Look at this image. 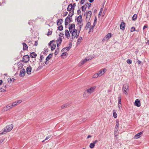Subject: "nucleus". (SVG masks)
Returning a JSON list of instances; mask_svg holds the SVG:
<instances>
[{"mask_svg": "<svg viewBox=\"0 0 149 149\" xmlns=\"http://www.w3.org/2000/svg\"><path fill=\"white\" fill-rule=\"evenodd\" d=\"M72 18H70V17L68 16L67 17L65 20V26L67 25L69 23L72 21Z\"/></svg>", "mask_w": 149, "mask_h": 149, "instance_id": "obj_4", "label": "nucleus"}, {"mask_svg": "<svg viewBox=\"0 0 149 149\" xmlns=\"http://www.w3.org/2000/svg\"><path fill=\"white\" fill-rule=\"evenodd\" d=\"M6 91V90L5 89L3 88H0V92H4Z\"/></svg>", "mask_w": 149, "mask_h": 149, "instance_id": "obj_45", "label": "nucleus"}, {"mask_svg": "<svg viewBox=\"0 0 149 149\" xmlns=\"http://www.w3.org/2000/svg\"><path fill=\"white\" fill-rule=\"evenodd\" d=\"M113 116L114 118H116L117 117V114L116 113V112L115 110H113Z\"/></svg>", "mask_w": 149, "mask_h": 149, "instance_id": "obj_31", "label": "nucleus"}, {"mask_svg": "<svg viewBox=\"0 0 149 149\" xmlns=\"http://www.w3.org/2000/svg\"><path fill=\"white\" fill-rule=\"evenodd\" d=\"M91 25V23L90 22H88L86 24V26L85 27V28H89L90 26Z\"/></svg>", "mask_w": 149, "mask_h": 149, "instance_id": "obj_32", "label": "nucleus"}, {"mask_svg": "<svg viewBox=\"0 0 149 149\" xmlns=\"http://www.w3.org/2000/svg\"><path fill=\"white\" fill-rule=\"evenodd\" d=\"M52 31H48V33L47 34V36H49V35H51V34H52Z\"/></svg>", "mask_w": 149, "mask_h": 149, "instance_id": "obj_56", "label": "nucleus"}, {"mask_svg": "<svg viewBox=\"0 0 149 149\" xmlns=\"http://www.w3.org/2000/svg\"><path fill=\"white\" fill-rule=\"evenodd\" d=\"M23 46V50H26L28 48V46L25 43L23 42L22 43Z\"/></svg>", "mask_w": 149, "mask_h": 149, "instance_id": "obj_22", "label": "nucleus"}, {"mask_svg": "<svg viewBox=\"0 0 149 149\" xmlns=\"http://www.w3.org/2000/svg\"><path fill=\"white\" fill-rule=\"evenodd\" d=\"M57 20H59V24H61L63 22V20L62 19H58Z\"/></svg>", "mask_w": 149, "mask_h": 149, "instance_id": "obj_50", "label": "nucleus"}, {"mask_svg": "<svg viewBox=\"0 0 149 149\" xmlns=\"http://www.w3.org/2000/svg\"><path fill=\"white\" fill-rule=\"evenodd\" d=\"M72 9H73L72 8V4H70L68 6L67 10L68 11H70Z\"/></svg>", "mask_w": 149, "mask_h": 149, "instance_id": "obj_24", "label": "nucleus"}, {"mask_svg": "<svg viewBox=\"0 0 149 149\" xmlns=\"http://www.w3.org/2000/svg\"><path fill=\"white\" fill-rule=\"evenodd\" d=\"M30 56L32 58H35L37 56V54L35 52H33L30 54Z\"/></svg>", "mask_w": 149, "mask_h": 149, "instance_id": "obj_21", "label": "nucleus"}, {"mask_svg": "<svg viewBox=\"0 0 149 149\" xmlns=\"http://www.w3.org/2000/svg\"><path fill=\"white\" fill-rule=\"evenodd\" d=\"M98 77H100L98 73L95 74L93 76V78H96Z\"/></svg>", "mask_w": 149, "mask_h": 149, "instance_id": "obj_36", "label": "nucleus"}, {"mask_svg": "<svg viewBox=\"0 0 149 149\" xmlns=\"http://www.w3.org/2000/svg\"><path fill=\"white\" fill-rule=\"evenodd\" d=\"M13 108L12 104H8L5 107H4L3 109V110L4 111H7L8 110H9L10 109H12Z\"/></svg>", "mask_w": 149, "mask_h": 149, "instance_id": "obj_7", "label": "nucleus"}, {"mask_svg": "<svg viewBox=\"0 0 149 149\" xmlns=\"http://www.w3.org/2000/svg\"><path fill=\"white\" fill-rule=\"evenodd\" d=\"M90 95V94H89L87 93V91L86 90L84 92L83 94L84 97V98H87Z\"/></svg>", "mask_w": 149, "mask_h": 149, "instance_id": "obj_18", "label": "nucleus"}, {"mask_svg": "<svg viewBox=\"0 0 149 149\" xmlns=\"http://www.w3.org/2000/svg\"><path fill=\"white\" fill-rule=\"evenodd\" d=\"M86 7V6L85 7H84V6H82L81 7L82 11L84 12H85Z\"/></svg>", "mask_w": 149, "mask_h": 149, "instance_id": "obj_35", "label": "nucleus"}, {"mask_svg": "<svg viewBox=\"0 0 149 149\" xmlns=\"http://www.w3.org/2000/svg\"><path fill=\"white\" fill-rule=\"evenodd\" d=\"M69 45H70L69 46H68V47H65V48H63V49L61 50V52H64L65 49H66V50L67 51H68L70 50V49H71V47L72 44L70 43Z\"/></svg>", "mask_w": 149, "mask_h": 149, "instance_id": "obj_12", "label": "nucleus"}, {"mask_svg": "<svg viewBox=\"0 0 149 149\" xmlns=\"http://www.w3.org/2000/svg\"><path fill=\"white\" fill-rule=\"evenodd\" d=\"M51 137V136H49L46 138L45 139V140H46L47 139H48L50 137Z\"/></svg>", "mask_w": 149, "mask_h": 149, "instance_id": "obj_64", "label": "nucleus"}, {"mask_svg": "<svg viewBox=\"0 0 149 149\" xmlns=\"http://www.w3.org/2000/svg\"><path fill=\"white\" fill-rule=\"evenodd\" d=\"M29 60V56L28 55L24 56L23 58L22 61L24 63H27Z\"/></svg>", "mask_w": 149, "mask_h": 149, "instance_id": "obj_5", "label": "nucleus"}, {"mask_svg": "<svg viewBox=\"0 0 149 149\" xmlns=\"http://www.w3.org/2000/svg\"><path fill=\"white\" fill-rule=\"evenodd\" d=\"M18 68H20H20L21 69H22V68H23V66L24 65L23 64H22V63H18Z\"/></svg>", "mask_w": 149, "mask_h": 149, "instance_id": "obj_26", "label": "nucleus"}, {"mask_svg": "<svg viewBox=\"0 0 149 149\" xmlns=\"http://www.w3.org/2000/svg\"><path fill=\"white\" fill-rule=\"evenodd\" d=\"M22 102V100H18L17 101H15L17 105L18 104Z\"/></svg>", "mask_w": 149, "mask_h": 149, "instance_id": "obj_42", "label": "nucleus"}, {"mask_svg": "<svg viewBox=\"0 0 149 149\" xmlns=\"http://www.w3.org/2000/svg\"><path fill=\"white\" fill-rule=\"evenodd\" d=\"M83 24H82L81 25H80L79 26V33L81 31V28L82 26H83Z\"/></svg>", "mask_w": 149, "mask_h": 149, "instance_id": "obj_52", "label": "nucleus"}, {"mask_svg": "<svg viewBox=\"0 0 149 149\" xmlns=\"http://www.w3.org/2000/svg\"><path fill=\"white\" fill-rule=\"evenodd\" d=\"M119 127V121L118 120H116V125L115 127V135H116V132H118V129Z\"/></svg>", "mask_w": 149, "mask_h": 149, "instance_id": "obj_8", "label": "nucleus"}, {"mask_svg": "<svg viewBox=\"0 0 149 149\" xmlns=\"http://www.w3.org/2000/svg\"><path fill=\"white\" fill-rule=\"evenodd\" d=\"M59 52V50L58 48V50H56L55 51V52L54 53L55 55H56Z\"/></svg>", "mask_w": 149, "mask_h": 149, "instance_id": "obj_47", "label": "nucleus"}, {"mask_svg": "<svg viewBox=\"0 0 149 149\" xmlns=\"http://www.w3.org/2000/svg\"><path fill=\"white\" fill-rule=\"evenodd\" d=\"M53 42V41H51L49 42V43L48 44V45H49V46H52V45H51V44H52V43Z\"/></svg>", "mask_w": 149, "mask_h": 149, "instance_id": "obj_57", "label": "nucleus"}, {"mask_svg": "<svg viewBox=\"0 0 149 149\" xmlns=\"http://www.w3.org/2000/svg\"><path fill=\"white\" fill-rule=\"evenodd\" d=\"M68 106V103L62 105L61 106L62 109H64L65 108L67 107Z\"/></svg>", "mask_w": 149, "mask_h": 149, "instance_id": "obj_29", "label": "nucleus"}, {"mask_svg": "<svg viewBox=\"0 0 149 149\" xmlns=\"http://www.w3.org/2000/svg\"><path fill=\"white\" fill-rule=\"evenodd\" d=\"M70 27L69 28V30H71V29H75V24H69Z\"/></svg>", "mask_w": 149, "mask_h": 149, "instance_id": "obj_23", "label": "nucleus"}, {"mask_svg": "<svg viewBox=\"0 0 149 149\" xmlns=\"http://www.w3.org/2000/svg\"><path fill=\"white\" fill-rule=\"evenodd\" d=\"M135 105L137 107H139L141 106L140 101L139 99L136 100L134 102Z\"/></svg>", "mask_w": 149, "mask_h": 149, "instance_id": "obj_13", "label": "nucleus"}, {"mask_svg": "<svg viewBox=\"0 0 149 149\" xmlns=\"http://www.w3.org/2000/svg\"><path fill=\"white\" fill-rule=\"evenodd\" d=\"M62 40V38L60 37H59L58 39L56 40L57 44V47H58V46L60 45Z\"/></svg>", "mask_w": 149, "mask_h": 149, "instance_id": "obj_15", "label": "nucleus"}, {"mask_svg": "<svg viewBox=\"0 0 149 149\" xmlns=\"http://www.w3.org/2000/svg\"><path fill=\"white\" fill-rule=\"evenodd\" d=\"M87 4H88V6L87 7L88 8H89L91 7V4L90 3L87 2L86 3V5L87 6Z\"/></svg>", "mask_w": 149, "mask_h": 149, "instance_id": "obj_46", "label": "nucleus"}, {"mask_svg": "<svg viewBox=\"0 0 149 149\" xmlns=\"http://www.w3.org/2000/svg\"><path fill=\"white\" fill-rule=\"evenodd\" d=\"M95 146V144L93 142L91 143L90 144L89 147L91 148H93Z\"/></svg>", "mask_w": 149, "mask_h": 149, "instance_id": "obj_30", "label": "nucleus"}, {"mask_svg": "<svg viewBox=\"0 0 149 149\" xmlns=\"http://www.w3.org/2000/svg\"><path fill=\"white\" fill-rule=\"evenodd\" d=\"M135 28L134 27H132L131 29V32H132L135 31Z\"/></svg>", "mask_w": 149, "mask_h": 149, "instance_id": "obj_43", "label": "nucleus"}, {"mask_svg": "<svg viewBox=\"0 0 149 149\" xmlns=\"http://www.w3.org/2000/svg\"><path fill=\"white\" fill-rule=\"evenodd\" d=\"M38 43L37 41H35V43H34L35 46H37L38 45Z\"/></svg>", "mask_w": 149, "mask_h": 149, "instance_id": "obj_63", "label": "nucleus"}, {"mask_svg": "<svg viewBox=\"0 0 149 149\" xmlns=\"http://www.w3.org/2000/svg\"><path fill=\"white\" fill-rule=\"evenodd\" d=\"M4 140V139H0V144L2 143Z\"/></svg>", "mask_w": 149, "mask_h": 149, "instance_id": "obj_62", "label": "nucleus"}, {"mask_svg": "<svg viewBox=\"0 0 149 149\" xmlns=\"http://www.w3.org/2000/svg\"><path fill=\"white\" fill-rule=\"evenodd\" d=\"M75 3H74L73 4V5L72 4V8L73 9V10H74V8L75 7Z\"/></svg>", "mask_w": 149, "mask_h": 149, "instance_id": "obj_55", "label": "nucleus"}, {"mask_svg": "<svg viewBox=\"0 0 149 149\" xmlns=\"http://www.w3.org/2000/svg\"><path fill=\"white\" fill-rule=\"evenodd\" d=\"M48 51V49H47L45 48L44 49V51L43 52V54H45Z\"/></svg>", "mask_w": 149, "mask_h": 149, "instance_id": "obj_48", "label": "nucleus"}, {"mask_svg": "<svg viewBox=\"0 0 149 149\" xmlns=\"http://www.w3.org/2000/svg\"><path fill=\"white\" fill-rule=\"evenodd\" d=\"M68 12H65L64 13V14L63 15V16L64 17L65 16H66L68 14Z\"/></svg>", "mask_w": 149, "mask_h": 149, "instance_id": "obj_58", "label": "nucleus"}, {"mask_svg": "<svg viewBox=\"0 0 149 149\" xmlns=\"http://www.w3.org/2000/svg\"><path fill=\"white\" fill-rule=\"evenodd\" d=\"M125 22H122L120 24V29L122 30H124L125 27Z\"/></svg>", "mask_w": 149, "mask_h": 149, "instance_id": "obj_17", "label": "nucleus"}, {"mask_svg": "<svg viewBox=\"0 0 149 149\" xmlns=\"http://www.w3.org/2000/svg\"><path fill=\"white\" fill-rule=\"evenodd\" d=\"M111 34L110 33H108L105 37L103 38V40H107L111 37Z\"/></svg>", "mask_w": 149, "mask_h": 149, "instance_id": "obj_14", "label": "nucleus"}, {"mask_svg": "<svg viewBox=\"0 0 149 149\" xmlns=\"http://www.w3.org/2000/svg\"><path fill=\"white\" fill-rule=\"evenodd\" d=\"M65 35L67 38L68 39L70 38V34L68 30H65Z\"/></svg>", "mask_w": 149, "mask_h": 149, "instance_id": "obj_20", "label": "nucleus"}, {"mask_svg": "<svg viewBox=\"0 0 149 149\" xmlns=\"http://www.w3.org/2000/svg\"><path fill=\"white\" fill-rule=\"evenodd\" d=\"M14 79H11V78H10V80H8V82H11V81H14Z\"/></svg>", "mask_w": 149, "mask_h": 149, "instance_id": "obj_61", "label": "nucleus"}, {"mask_svg": "<svg viewBox=\"0 0 149 149\" xmlns=\"http://www.w3.org/2000/svg\"><path fill=\"white\" fill-rule=\"evenodd\" d=\"M137 17V16L136 14H134L132 18V20L134 21L136 20V19Z\"/></svg>", "mask_w": 149, "mask_h": 149, "instance_id": "obj_28", "label": "nucleus"}, {"mask_svg": "<svg viewBox=\"0 0 149 149\" xmlns=\"http://www.w3.org/2000/svg\"><path fill=\"white\" fill-rule=\"evenodd\" d=\"M90 59H87L86 58H85L84 60H83L81 62V65L84 64L87 61H88Z\"/></svg>", "mask_w": 149, "mask_h": 149, "instance_id": "obj_27", "label": "nucleus"}, {"mask_svg": "<svg viewBox=\"0 0 149 149\" xmlns=\"http://www.w3.org/2000/svg\"><path fill=\"white\" fill-rule=\"evenodd\" d=\"M79 36V33L78 34H77V33H73V32H72V40H73L75 38H77Z\"/></svg>", "mask_w": 149, "mask_h": 149, "instance_id": "obj_10", "label": "nucleus"}, {"mask_svg": "<svg viewBox=\"0 0 149 149\" xmlns=\"http://www.w3.org/2000/svg\"><path fill=\"white\" fill-rule=\"evenodd\" d=\"M12 105L13 107H14L15 106H16L17 105V104L15 102H13L12 104Z\"/></svg>", "mask_w": 149, "mask_h": 149, "instance_id": "obj_49", "label": "nucleus"}, {"mask_svg": "<svg viewBox=\"0 0 149 149\" xmlns=\"http://www.w3.org/2000/svg\"><path fill=\"white\" fill-rule=\"evenodd\" d=\"M82 40V38L81 37H79L78 39L77 43H78V42H81Z\"/></svg>", "mask_w": 149, "mask_h": 149, "instance_id": "obj_40", "label": "nucleus"}, {"mask_svg": "<svg viewBox=\"0 0 149 149\" xmlns=\"http://www.w3.org/2000/svg\"><path fill=\"white\" fill-rule=\"evenodd\" d=\"M92 14V12L91 11H88L86 13H85L84 15H86V20L88 18L90 19L91 16V15Z\"/></svg>", "mask_w": 149, "mask_h": 149, "instance_id": "obj_11", "label": "nucleus"}, {"mask_svg": "<svg viewBox=\"0 0 149 149\" xmlns=\"http://www.w3.org/2000/svg\"><path fill=\"white\" fill-rule=\"evenodd\" d=\"M52 54H50L49 55L46 57V60L47 61H49L52 57Z\"/></svg>", "mask_w": 149, "mask_h": 149, "instance_id": "obj_25", "label": "nucleus"}, {"mask_svg": "<svg viewBox=\"0 0 149 149\" xmlns=\"http://www.w3.org/2000/svg\"><path fill=\"white\" fill-rule=\"evenodd\" d=\"M13 125L12 124L8 125L3 129V131H0V135L5 134L7 132L10 131L13 129Z\"/></svg>", "mask_w": 149, "mask_h": 149, "instance_id": "obj_1", "label": "nucleus"}, {"mask_svg": "<svg viewBox=\"0 0 149 149\" xmlns=\"http://www.w3.org/2000/svg\"><path fill=\"white\" fill-rule=\"evenodd\" d=\"M58 29L59 30V31H62L63 29V27L62 25H61V26H58Z\"/></svg>", "mask_w": 149, "mask_h": 149, "instance_id": "obj_33", "label": "nucleus"}, {"mask_svg": "<svg viewBox=\"0 0 149 149\" xmlns=\"http://www.w3.org/2000/svg\"><path fill=\"white\" fill-rule=\"evenodd\" d=\"M94 26L93 25H92L90 26L89 28L91 29H93L94 28Z\"/></svg>", "mask_w": 149, "mask_h": 149, "instance_id": "obj_59", "label": "nucleus"}, {"mask_svg": "<svg viewBox=\"0 0 149 149\" xmlns=\"http://www.w3.org/2000/svg\"><path fill=\"white\" fill-rule=\"evenodd\" d=\"M81 11L80 9H79L77 11V14L78 15H79L81 13Z\"/></svg>", "mask_w": 149, "mask_h": 149, "instance_id": "obj_54", "label": "nucleus"}, {"mask_svg": "<svg viewBox=\"0 0 149 149\" xmlns=\"http://www.w3.org/2000/svg\"><path fill=\"white\" fill-rule=\"evenodd\" d=\"M129 86L127 84H125L123 85V92L126 95H127V92L128 91Z\"/></svg>", "mask_w": 149, "mask_h": 149, "instance_id": "obj_2", "label": "nucleus"}, {"mask_svg": "<svg viewBox=\"0 0 149 149\" xmlns=\"http://www.w3.org/2000/svg\"><path fill=\"white\" fill-rule=\"evenodd\" d=\"M70 13L71 12H70L68 14V16L69 17H72L73 15H74V10H73L72 13V14H70Z\"/></svg>", "mask_w": 149, "mask_h": 149, "instance_id": "obj_41", "label": "nucleus"}, {"mask_svg": "<svg viewBox=\"0 0 149 149\" xmlns=\"http://www.w3.org/2000/svg\"><path fill=\"white\" fill-rule=\"evenodd\" d=\"M44 58V57L43 55L41 56L40 57V62H42V61L43 59Z\"/></svg>", "mask_w": 149, "mask_h": 149, "instance_id": "obj_44", "label": "nucleus"}, {"mask_svg": "<svg viewBox=\"0 0 149 149\" xmlns=\"http://www.w3.org/2000/svg\"><path fill=\"white\" fill-rule=\"evenodd\" d=\"M96 88V86H93L90 87V88L87 89L86 90L87 91V93H88L91 94L94 91Z\"/></svg>", "mask_w": 149, "mask_h": 149, "instance_id": "obj_3", "label": "nucleus"}, {"mask_svg": "<svg viewBox=\"0 0 149 149\" xmlns=\"http://www.w3.org/2000/svg\"><path fill=\"white\" fill-rule=\"evenodd\" d=\"M22 70L20 71L19 75L20 77H23L25 75L26 71L24 68H22Z\"/></svg>", "mask_w": 149, "mask_h": 149, "instance_id": "obj_6", "label": "nucleus"}, {"mask_svg": "<svg viewBox=\"0 0 149 149\" xmlns=\"http://www.w3.org/2000/svg\"><path fill=\"white\" fill-rule=\"evenodd\" d=\"M118 104H121V97L119 96L118 97Z\"/></svg>", "mask_w": 149, "mask_h": 149, "instance_id": "obj_34", "label": "nucleus"}, {"mask_svg": "<svg viewBox=\"0 0 149 149\" xmlns=\"http://www.w3.org/2000/svg\"><path fill=\"white\" fill-rule=\"evenodd\" d=\"M56 47V45H53L52 46H51V50L52 51H53L54 49Z\"/></svg>", "mask_w": 149, "mask_h": 149, "instance_id": "obj_37", "label": "nucleus"}, {"mask_svg": "<svg viewBox=\"0 0 149 149\" xmlns=\"http://www.w3.org/2000/svg\"><path fill=\"white\" fill-rule=\"evenodd\" d=\"M64 34L63 33H60L59 37H60L61 38V37H62L63 36Z\"/></svg>", "mask_w": 149, "mask_h": 149, "instance_id": "obj_51", "label": "nucleus"}, {"mask_svg": "<svg viewBox=\"0 0 149 149\" xmlns=\"http://www.w3.org/2000/svg\"><path fill=\"white\" fill-rule=\"evenodd\" d=\"M43 67V66H39L37 69V70H38L41 69H42Z\"/></svg>", "mask_w": 149, "mask_h": 149, "instance_id": "obj_53", "label": "nucleus"}, {"mask_svg": "<svg viewBox=\"0 0 149 149\" xmlns=\"http://www.w3.org/2000/svg\"><path fill=\"white\" fill-rule=\"evenodd\" d=\"M31 67L29 66V67H27L26 69V72L29 75L31 73Z\"/></svg>", "mask_w": 149, "mask_h": 149, "instance_id": "obj_16", "label": "nucleus"}, {"mask_svg": "<svg viewBox=\"0 0 149 149\" xmlns=\"http://www.w3.org/2000/svg\"><path fill=\"white\" fill-rule=\"evenodd\" d=\"M127 62L128 64H131L132 63V61L131 60L128 59L127 60Z\"/></svg>", "mask_w": 149, "mask_h": 149, "instance_id": "obj_39", "label": "nucleus"}, {"mask_svg": "<svg viewBox=\"0 0 149 149\" xmlns=\"http://www.w3.org/2000/svg\"><path fill=\"white\" fill-rule=\"evenodd\" d=\"M106 69L105 68L102 69L100 70L98 74L99 76H101L104 74L105 72H106Z\"/></svg>", "mask_w": 149, "mask_h": 149, "instance_id": "obj_9", "label": "nucleus"}, {"mask_svg": "<svg viewBox=\"0 0 149 149\" xmlns=\"http://www.w3.org/2000/svg\"><path fill=\"white\" fill-rule=\"evenodd\" d=\"M68 54V53L67 52H64L62 54H61V56L62 58L63 57V56H66Z\"/></svg>", "mask_w": 149, "mask_h": 149, "instance_id": "obj_38", "label": "nucleus"}, {"mask_svg": "<svg viewBox=\"0 0 149 149\" xmlns=\"http://www.w3.org/2000/svg\"><path fill=\"white\" fill-rule=\"evenodd\" d=\"M122 104H118V107L119 109H120V108L121 107Z\"/></svg>", "mask_w": 149, "mask_h": 149, "instance_id": "obj_60", "label": "nucleus"}, {"mask_svg": "<svg viewBox=\"0 0 149 149\" xmlns=\"http://www.w3.org/2000/svg\"><path fill=\"white\" fill-rule=\"evenodd\" d=\"M142 133V132L138 133L134 136V138L136 139H138L141 136V134Z\"/></svg>", "mask_w": 149, "mask_h": 149, "instance_id": "obj_19", "label": "nucleus"}]
</instances>
